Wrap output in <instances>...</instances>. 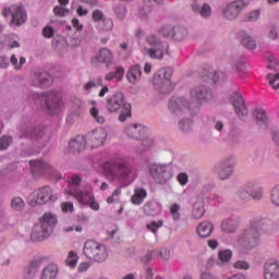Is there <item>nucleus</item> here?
Instances as JSON below:
<instances>
[{
    "instance_id": "1",
    "label": "nucleus",
    "mask_w": 279,
    "mask_h": 279,
    "mask_svg": "<svg viewBox=\"0 0 279 279\" xmlns=\"http://www.w3.org/2000/svg\"><path fill=\"white\" fill-rule=\"evenodd\" d=\"M191 102L182 96L172 97L168 104V108L173 114H180L184 110H189L191 114L199 112V104H208L213 101V92L204 86L198 85L190 90Z\"/></svg>"
},
{
    "instance_id": "2",
    "label": "nucleus",
    "mask_w": 279,
    "mask_h": 279,
    "mask_svg": "<svg viewBox=\"0 0 279 279\" xmlns=\"http://www.w3.org/2000/svg\"><path fill=\"white\" fill-rule=\"evenodd\" d=\"M278 232V225L270 218L254 219L251 221V227L246 231V250H254L260 236L276 234Z\"/></svg>"
},
{
    "instance_id": "3",
    "label": "nucleus",
    "mask_w": 279,
    "mask_h": 279,
    "mask_svg": "<svg viewBox=\"0 0 279 279\" xmlns=\"http://www.w3.org/2000/svg\"><path fill=\"white\" fill-rule=\"evenodd\" d=\"M56 226H58V216L51 211L45 213L44 216L39 218V222L33 227L31 240L35 243L47 241V239L53 234V228H56Z\"/></svg>"
},
{
    "instance_id": "4",
    "label": "nucleus",
    "mask_w": 279,
    "mask_h": 279,
    "mask_svg": "<svg viewBox=\"0 0 279 279\" xmlns=\"http://www.w3.org/2000/svg\"><path fill=\"white\" fill-rule=\"evenodd\" d=\"M106 108L110 113L119 112L122 108L119 116V121H121V123H124V121L132 117V105L130 102H125V96L121 92H118L107 98Z\"/></svg>"
},
{
    "instance_id": "5",
    "label": "nucleus",
    "mask_w": 279,
    "mask_h": 279,
    "mask_svg": "<svg viewBox=\"0 0 279 279\" xmlns=\"http://www.w3.org/2000/svg\"><path fill=\"white\" fill-rule=\"evenodd\" d=\"M82 182V178H80V175H71L68 178V184L69 187L65 190V193L68 195H72V197H74L75 201L78 202V204H81V206H88V203L92 199H95V194H93V192L90 190L87 191H82L76 189L75 186L80 185V183Z\"/></svg>"
},
{
    "instance_id": "6",
    "label": "nucleus",
    "mask_w": 279,
    "mask_h": 279,
    "mask_svg": "<svg viewBox=\"0 0 279 279\" xmlns=\"http://www.w3.org/2000/svg\"><path fill=\"white\" fill-rule=\"evenodd\" d=\"M83 254L94 263H106L108 259V248L101 242L95 240H87L84 243Z\"/></svg>"
},
{
    "instance_id": "7",
    "label": "nucleus",
    "mask_w": 279,
    "mask_h": 279,
    "mask_svg": "<svg viewBox=\"0 0 279 279\" xmlns=\"http://www.w3.org/2000/svg\"><path fill=\"white\" fill-rule=\"evenodd\" d=\"M171 69L162 68L160 69L153 78V84L155 89L163 95L171 93L174 88L173 83L171 82Z\"/></svg>"
},
{
    "instance_id": "8",
    "label": "nucleus",
    "mask_w": 279,
    "mask_h": 279,
    "mask_svg": "<svg viewBox=\"0 0 279 279\" xmlns=\"http://www.w3.org/2000/svg\"><path fill=\"white\" fill-rule=\"evenodd\" d=\"M28 202L31 206H43L47 202H58V194H53L50 186L39 187L29 194Z\"/></svg>"
},
{
    "instance_id": "9",
    "label": "nucleus",
    "mask_w": 279,
    "mask_h": 279,
    "mask_svg": "<svg viewBox=\"0 0 279 279\" xmlns=\"http://www.w3.org/2000/svg\"><path fill=\"white\" fill-rule=\"evenodd\" d=\"M146 43L153 48L144 49V53L149 56L153 60H162L165 58V52L169 48L167 43L160 41L156 35H149L146 37Z\"/></svg>"
},
{
    "instance_id": "10",
    "label": "nucleus",
    "mask_w": 279,
    "mask_h": 279,
    "mask_svg": "<svg viewBox=\"0 0 279 279\" xmlns=\"http://www.w3.org/2000/svg\"><path fill=\"white\" fill-rule=\"evenodd\" d=\"M46 97V108L49 114H58L64 108V102L62 101V95L56 90L47 92Z\"/></svg>"
},
{
    "instance_id": "11",
    "label": "nucleus",
    "mask_w": 279,
    "mask_h": 279,
    "mask_svg": "<svg viewBox=\"0 0 279 279\" xmlns=\"http://www.w3.org/2000/svg\"><path fill=\"white\" fill-rule=\"evenodd\" d=\"M106 138H108V133L104 128L95 129L85 136L88 149H97V147H101V145L106 143Z\"/></svg>"
},
{
    "instance_id": "12",
    "label": "nucleus",
    "mask_w": 279,
    "mask_h": 279,
    "mask_svg": "<svg viewBox=\"0 0 279 279\" xmlns=\"http://www.w3.org/2000/svg\"><path fill=\"white\" fill-rule=\"evenodd\" d=\"M101 172L104 173V175H130L131 169L129 165H125L123 162L114 165L107 161L101 166Z\"/></svg>"
},
{
    "instance_id": "13",
    "label": "nucleus",
    "mask_w": 279,
    "mask_h": 279,
    "mask_svg": "<svg viewBox=\"0 0 279 279\" xmlns=\"http://www.w3.org/2000/svg\"><path fill=\"white\" fill-rule=\"evenodd\" d=\"M243 8H245V0H235L226 7L223 17L229 21H234V19L243 12Z\"/></svg>"
},
{
    "instance_id": "14",
    "label": "nucleus",
    "mask_w": 279,
    "mask_h": 279,
    "mask_svg": "<svg viewBox=\"0 0 279 279\" xmlns=\"http://www.w3.org/2000/svg\"><path fill=\"white\" fill-rule=\"evenodd\" d=\"M33 84L35 86H40V88H48V86L53 84V77H51L46 71L36 69L33 73Z\"/></svg>"
},
{
    "instance_id": "15",
    "label": "nucleus",
    "mask_w": 279,
    "mask_h": 279,
    "mask_svg": "<svg viewBox=\"0 0 279 279\" xmlns=\"http://www.w3.org/2000/svg\"><path fill=\"white\" fill-rule=\"evenodd\" d=\"M199 75L204 82H211L213 84H217L219 80H225L226 77V73L211 70L210 68L202 69Z\"/></svg>"
},
{
    "instance_id": "16",
    "label": "nucleus",
    "mask_w": 279,
    "mask_h": 279,
    "mask_svg": "<svg viewBox=\"0 0 279 279\" xmlns=\"http://www.w3.org/2000/svg\"><path fill=\"white\" fill-rule=\"evenodd\" d=\"M33 173H56V169L47 161L31 160L29 161Z\"/></svg>"
},
{
    "instance_id": "17",
    "label": "nucleus",
    "mask_w": 279,
    "mask_h": 279,
    "mask_svg": "<svg viewBox=\"0 0 279 279\" xmlns=\"http://www.w3.org/2000/svg\"><path fill=\"white\" fill-rule=\"evenodd\" d=\"M124 132L130 138L141 141V138H144V136L147 134V128H145L143 124H133L128 126Z\"/></svg>"
},
{
    "instance_id": "18",
    "label": "nucleus",
    "mask_w": 279,
    "mask_h": 279,
    "mask_svg": "<svg viewBox=\"0 0 279 279\" xmlns=\"http://www.w3.org/2000/svg\"><path fill=\"white\" fill-rule=\"evenodd\" d=\"M114 56L112 54V51H110V49L108 48H101L96 57H94L92 59V63L93 64H97V62H100L102 64H107V66L109 64H112V60H113Z\"/></svg>"
},
{
    "instance_id": "19",
    "label": "nucleus",
    "mask_w": 279,
    "mask_h": 279,
    "mask_svg": "<svg viewBox=\"0 0 279 279\" xmlns=\"http://www.w3.org/2000/svg\"><path fill=\"white\" fill-rule=\"evenodd\" d=\"M232 256L234 253L230 248L220 250L217 254L216 265L223 269V267H228L232 262Z\"/></svg>"
},
{
    "instance_id": "20",
    "label": "nucleus",
    "mask_w": 279,
    "mask_h": 279,
    "mask_svg": "<svg viewBox=\"0 0 279 279\" xmlns=\"http://www.w3.org/2000/svg\"><path fill=\"white\" fill-rule=\"evenodd\" d=\"M231 104L235 110V114L240 119H243L245 117V100H243V96L241 94L235 93L231 96Z\"/></svg>"
},
{
    "instance_id": "21",
    "label": "nucleus",
    "mask_w": 279,
    "mask_h": 279,
    "mask_svg": "<svg viewBox=\"0 0 279 279\" xmlns=\"http://www.w3.org/2000/svg\"><path fill=\"white\" fill-rule=\"evenodd\" d=\"M88 147L86 142V136L77 135L74 140H72L69 144V149L72 154H80L84 151Z\"/></svg>"
},
{
    "instance_id": "22",
    "label": "nucleus",
    "mask_w": 279,
    "mask_h": 279,
    "mask_svg": "<svg viewBox=\"0 0 279 279\" xmlns=\"http://www.w3.org/2000/svg\"><path fill=\"white\" fill-rule=\"evenodd\" d=\"M264 278L265 279H279V277H278V260L277 259H268L266 262Z\"/></svg>"
},
{
    "instance_id": "23",
    "label": "nucleus",
    "mask_w": 279,
    "mask_h": 279,
    "mask_svg": "<svg viewBox=\"0 0 279 279\" xmlns=\"http://www.w3.org/2000/svg\"><path fill=\"white\" fill-rule=\"evenodd\" d=\"M143 210L149 217H156L162 213V204L157 201H149L144 204Z\"/></svg>"
},
{
    "instance_id": "24",
    "label": "nucleus",
    "mask_w": 279,
    "mask_h": 279,
    "mask_svg": "<svg viewBox=\"0 0 279 279\" xmlns=\"http://www.w3.org/2000/svg\"><path fill=\"white\" fill-rule=\"evenodd\" d=\"M11 16L13 25H23V23L27 21V14L25 13V10L19 4H13V13Z\"/></svg>"
},
{
    "instance_id": "25",
    "label": "nucleus",
    "mask_w": 279,
    "mask_h": 279,
    "mask_svg": "<svg viewBox=\"0 0 279 279\" xmlns=\"http://www.w3.org/2000/svg\"><path fill=\"white\" fill-rule=\"evenodd\" d=\"M148 173H150V175H162V173L171 174V165L149 163Z\"/></svg>"
},
{
    "instance_id": "26",
    "label": "nucleus",
    "mask_w": 279,
    "mask_h": 279,
    "mask_svg": "<svg viewBox=\"0 0 279 279\" xmlns=\"http://www.w3.org/2000/svg\"><path fill=\"white\" fill-rule=\"evenodd\" d=\"M205 213H206V209L204 208V198L197 197L193 203V208H192L193 219H202Z\"/></svg>"
},
{
    "instance_id": "27",
    "label": "nucleus",
    "mask_w": 279,
    "mask_h": 279,
    "mask_svg": "<svg viewBox=\"0 0 279 279\" xmlns=\"http://www.w3.org/2000/svg\"><path fill=\"white\" fill-rule=\"evenodd\" d=\"M142 75L143 70L141 69V65L136 64L129 70L126 78L130 84H137V82H141Z\"/></svg>"
},
{
    "instance_id": "28",
    "label": "nucleus",
    "mask_w": 279,
    "mask_h": 279,
    "mask_svg": "<svg viewBox=\"0 0 279 279\" xmlns=\"http://www.w3.org/2000/svg\"><path fill=\"white\" fill-rule=\"evenodd\" d=\"M58 265L48 264L43 270L40 275V279H58Z\"/></svg>"
},
{
    "instance_id": "29",
    "label": "nucleus",
    "mask_w": 279,
    "mask_h": 279,
    "mask_svg": "<svg viewBox=\"0 0 279 279\" xmlns=\"http://www.w3.org/2000/svg\"><path fill=\"white\" fill-rule=\"evenodd\" d=\"M214 228L213 222L203 221L197 226L196 232L198 236L206 239V236H210V234H213Z\"/></svg>"
},
{
    "instance_id": "30",
    "label": "nucleus",
    "mask_w": 279,
    "mask_h": 279,
    "mask_svg": "<svg viewBox=\"0 0 279 279\" xmlns=\"http://www.w3.org/2000/svg\"><path fill=\"white\" fill-rule=\"evenodd\" d=\"M253 114L255 117V121L258 128L263 129L269 125V118L267 117V112L265 110L256 109Z\"/></svg>"
},
{
    "instance_id": "31",
    "label": "nucleus",
    "mask_w": 279,
    "mask_h": 279,
    "mask_svg": "<svg viewBox=\"0 0 279 279\" xmlns=\"http://www.w3.org/2000/svg\"><path fill=\"white\" fill-rule=\"evenodd\" d=\"M147 197V191L145 189H135L134 194L131 197L132 204L135 206H141Z\"/></svg>"
},
{
    "instance_id": "32",
    "label": "nucleus",
    "mask_w": 279,
    "mask_h": 279,
    "mask_svg": "<svg viewBox=\"0 0 279 279\" xmlns=\"http://www.w3.org/2000/svg\"><path fill=\"white\" fill-rule=\"evenodd\" d=\"M236 228H239V222L234 220H223L221 222V230L222 232H226V234H232L233 232H236Z\"/></svg>"
},
{
    "instance_id": "33",
    "label": "nucleus",
    "mask_w": 279,
    "mask_h": 279,
    "mask_svg": "<svg viewBox=\"0 0 279 279\" xmlns=\"http://www.w3.org/2000/svg\"><path fill=\"white\" fill-rule=\"evenodd\" d=\"M78 262H80V255H77V252L70 251L65 258L66 267H70V269H75L77 267Z\"/></svg>"
},
{
    "instance_id": "34",
    "label": "nucleus",
    "mask_w": 279,
    "mask_h": 279,
    "mask_svg": "<svg viewBox=\"0 0 279 279\" xmlns=\"http://www.w3.org/2000/svg\"><path fill=\"white\" fill-rule=\"evenodd\" d=\"M248 195V199H253V202H260L263 197H265V191L262 187H254L253 190L246 191Z\"/></svg>"
},
{
    "instance_id": "35",
    "label": "nucleus",
    "mask_w": 279,
    "mask_h": 279,
    "mask_svg": "<svg viewBox=\"0 0 279 279\" xmlns=\"http://www.w3.org/2000/svg\"><path fill=\"white\" fill-rule=\"evenodd\" d=\"M89 114L93 120L99 125H104V123H106V118L99 112V109L97 107H92L89 109Z\"/></svg>"
},
{
    "instance_id": "36",
    "label": "nucleus",
    "mask_w": 279,
    "mask_h": 279,
    "mask_svg": "<svg viewBox=\"0 0 279 279\" xmlns=\"http://www.w3.org/2000/svg\"><path fill=\"white\" fill-rule=\"evenodd\" d=\"M11 208L14 213H21L25 209V201H23L20 196H16L11 199Z\"/></svg>"
},
{
    "instance_id": "37",
    "label": "nucleus",
    "mask_w": 279,
    "mask_h": 279,
    "mask_svg": "<svg viewBox=\"0 0 279 279\" xmlns=\"http://www.w3.org/2000/svg\"><path fill=\"white\" fill-rule=\"evenodd\" d=\"M113 180H118L119 186H130L134 182V177L131 175H116Z\"/></svg>"
},
{
    "instance_id": "38",
    "label": "nucleus",
    "mask_w": 279,
    "mask_h": 279,
    "mask_svg": "<svg viewBox=\"0 0 279 279\" xmlns=\"http://www.w3.org/2000/svg\"><path fill=\"white\" fill-rule=\"evenodd\" d=\"M267 80H269V86H271V88H274V90L279 94V73L267 74Z\"/></svg>"
},
{
    "instance_id": "39",
    "label": "nucleus",
    "mask_w": 279,
    "mask_h": 279,
    "mask_svg": "<svg viewBox=\"0 0 279 279\" xmlns=\"http://www.w3.org/2000/svg\"><path fill=\"white\" fill-rule=\"evenodd\" d=\"M10 62L16 71H21L23 69V64H25L27 60L25 59V57H21L19 61V59L16 58V54H12Z\"/></svg>"
},
{
    "instance_id": "40",
    "label": "nucleus",
    "mask_w": 279,
    "mask_h": 279,
    "mask_svg": "<svg viewBox=\"0 0 279 279\" xmlns=\"http://www.w3.org/2000/svg\"><path fill=\"white\" fill-rule=\"evenodd\" d=\"M180 210H182V207L178 203L170 206V215L173 221H180Z\"/></svg>"
},
{
    "instance_id": "41",
    "label": "nucleus",
    "mask_w": 279,
    "mask_h": 279,
    "mask_svg": "<svg viewBox=\"0 0 279 279\" xmlns=\"http://www.w3.org/2000/svg\"><path fill=\"white\" fill-rule=\"evenodd\" d=\"M184 36H186V29L182 27H175L171 38H173V40L180 41L184 40Z\"/></svg>"
},
{
    "instance_id": "42",
    "label": "nucleus",
    "mask_w": 279,
    "mask_h": 279,
    "mask_svg": "<svg viewBox=\"0 0 279 279\" xmlns=\"http://www.w3.org/2000/svg\"><path fill=\"white\" fill-rule=\"evenodd\" d=\"M97 86H104V78L97 77L96 80L88 81L84 88L85 90H90V88H97Z\"/></svg>"
},
{
    "instance_id": "43",
    "label": "nucleus",
    "mask_w": 279,
    "mask_h": 279,
    "mask_svg": "<svg viewBox=\"0 0 279 279\" xmlns=\"http://www.w3.org/2000/svg\"><path fill=\"white\" fill-rule=\"evenodd\" d=\"M270 202L274 206H279V184L275 185L270 191Z\"/></svg>"
},
{
    "instance_id": "44",
    "label": "nucleus",
    "mask_w": 279,
    "mask_h": 279,
    "mask_svg": "<svg viewBox=\"0 0 279 279\" xmlns=\"http://www.w3.org/2000/svg\"><path fill=\"white\" fill-rule=\"evenodd\" d=\"M174 27L171 25H165L159 29L160 36L163 38H171L173 36Z\"/></svg>"
},
{
    "instance_id": "45",
    "label": "nucleus",
    "mask_w": 279,
    "mask_h": 279,
    "mask_svg": "<svg viewBox=\"0 0 279 279\" xmlns=\"http://www.w3.org/2000/svg\"><path fill=\"white\" fill-rule=\"evenodd\" d=\"M265 58H267L268 60V65H267V69H270V71H277V69H279V65H278V61H276V57H274V54H265Z\"/></svg>"
},
{
    "instance_id": "46",
    "label": "nucleus",
    "mask_w": 279,
    "mask_h": 279,
    "mask_svg": "<svg viewBox=\"0 0 279 279\" xmlns=\"http://www.w3.org/2000/svg\"><path fill=\"white\" fill-rule=\"evenodd\" d=\"M140 141H142V146L144 147L143 148L144 151H147V149H150V147H154V141L149 136H147V133Z\"/></svg>"
},
{
    "instance_id": "47",
    "label": "nucleus",
    "mask_w": 279,
    "mask_h": 279,
    "mask_svg": "<svg viewBox=\"0 0 279 279\" xmlns=\"http://www.w3.org/2000/svg\"><path fill=\"white\" fill-rule=\"evenodd\" d=\"M147 230L156 234L159 228H162V220L151 221L146 226Z\"/></svg>"
},
{
    "instance_id": "48",
    "label": "nucleus",
    "mask_w": 279,
    "mask_h": 279,
    "mask_svg": "<svg viewBox=\"0 0 279 279\" xmlns=\"http://www.w3.org/2000/svg\"><path fill=\"white\" fill-rule=\"evenodd\" d=\"M12 145V137L11 136H2L0 138V151L8 149Z\"/></svg>"
},
{
    "instance_id": "49",
    "label": "nucleus",
    "mask_w": 279,
    "mask_h": 279,
    "mask_svg": "<svg viewBox=\"0 0 279 279\" xmlns=\"http://www.w3.org/2000/svg\"><path fill=\"white\" fill-rule=\"evenodd\" d=\"M72 109L74 110V112H76V114H78V112H82V110H84V101H82V99L80 98H75L72 104Z\"/></svg>"
},
{
    "instance_id": "50",
    "label": "nucleus",
    "mask_w": 279,
    "mask_h": 279,
    "mask_svg": "<svg viewBox=\"0 0 279 279\" xmlns=\"http://www.w3.org/2000/svg\"><path fill=\"white\" fill-rule=\"evenodd\" d=\"M102 29L105 32H110V29H112L114 27V22H112V19L110 17H105L102 20Z\"/></svg>"
},
{
    "instance_id": "51",
    "label": "nucleus",
    "mask_w": 279,
    "mask_h": 279,
    "mask_svg": "<svg viewBox=\"0 0 279 279\" xmlns=\"http://www.w3.org/2000/svg\"><path fill=\"white\" fill-rule=\"evenodd\" d=\"M92 19L96 23H99V21H104L106 17H104V11L96 9L92 13Z\"/></svg>"
},
{
    "instance_id": "52",
    "label": "nucleus",
    "mask_w": 279,
    "mask_h": 279,
    "mask_svg": "<svg viewBox=\"0 0 279 279\" xmlns=\"http://www.w3.org/2000/svg\"><path fill=\"white\" fill-rule=\"evenodd\" d=\"M37 274H38V270L36 268H34L33 266H31L25 270L24 278L25 279H34V278H36Z\"/></svg>"
},
{
    "instance_id": "53",
    "label": "nucleus",
    "mask_w": 279,
    "mask_h": 279,
    "mask_svg": "<svg viewBox=\"0 0 279 279\" xmlns=\"http://www.w3.org/2000/svg\"><path fill=\"white\" fill-rule=\"evenodd\" d=\"M61 210L62 213H74L75 207L73 206L72 202H64L61 203Z\"/></svg>"
},
{
    "instance_id": "54",
    "label": "nucleus",
    "mask_w": 279,
    "mask_h": 279,
    "mask_svg": "<svg viewBox=\"0 0 279 279\" xmlns=\"http://www.w3.org/2000/svg\"><path fill=\"white\" fill-rule=\"evenodd\" d=\"M53 13L56 14V16H66V14H69V9L57 5L53 8Z\"/></svg>"
},
{
    "instance_id": "55",
    "label": "nucleus",
    "mask_w": 279,
    "mask_h": 279,
    "mask_svg": "<svg viewBox=\"0 0 279 279\" xmlns=\"http://www.w3.org/2000/svg\"><path fill=\"white\" fill-rule=\"evenodd\" d=\"M114 14L117 19H119L120 21L123 20V16H125V7L123 5L114 7Z\"/></svg>"
},
{
    "instance_id": "56",
    "label": "nucleus",
    "mask_w": 279,
    "mask_h": 279,
    "mask_svg": "<svg viewBox=\"0 0 279 279\" xmlns=\"http://www.w3.org/2000/svg\"><path fill=\"white\" fill-rule=\"evenodd\" d=\"M158 256H160L162 260H169V258H171V251L169 248H161L158 251Z\"/></svg>"
},
{
    "instance_id": "57",
    "label": "nucleus",
    "mask_w": 279,
    "mask_h": 279,
    "mask_svg": "<svg viewBox=\"0 0 279 279\" xmlns=\"http://www.w3.org/2000/svg\"><path fill=\"white\" fill-rule=\"evenodd\" d=\"M259 17H260V11L259 10H255V11L250 12L246 15V21L254 22V21H258Z\"/></svg>"
},
{
    "instance_id": "58",
    "label": "nucleus",
    "mask_w": 279,
    "mask_h": 279,
    "mask_svg": "<svg viewBox=\"0 0 279 279\" xmlns=\"http://www.w3.org/2000/svg\"><path fill=\"white\" fill-rule=\"evenodd\" d=\"M245 47L246 49H250V50L256 49V40H254L253 37L246 36Z\"/></svg>"
},
{
    "instance_id": "59",
    "label": "nucleus",
    "mask_w": 279,
    "mask_h": 279,
    "mask_svg": "<svg viewBox=\"0 0 279 279\" xmlns=\"http://www.w3.org/2000/svg\"><path fill=\"white\" fill-rule=\"evenodd\" d=\"M210 12H211V9H210V5L208 4H204L202 7V10L199 11L201 16H203V19H208V16H210Z\"/></svg>"
},
{
    "instance_id": "60",
    "label": "nucleus",
    "mask_w": 279,
    "mask_h": 279,
    "mask_svg": "<svg viewBox=\"0 0 279 279\" xmlns=\"http://www.w3.org/2000/svg\"><path fill=\"white\" fill-rule=\"evenodd\" d=\"M179 128L182 132H189L191 130V120H182L179 122Z\"/></svg>"
},
{
    "instance_id": "61",
    "label": "nucleus",
    "mask_w": 279,
    "mask_h": 279,
    "mask_svg": "<svg viewBox=\"0 0 279 279\" xmlns=\"http://www.w3.org/2000/svg\"><path fill=\"white\" fill-rule=\"evenodd\" d=\"M157 256H158V251L156 250L150 251L146 253L144 263H151V260H154V258H157Z\"/></svg>"
},
{
    "instance_id": "62",
    "label": "nucleus",
    "mask_w": 279,
    "mask_h": 279,
    "mask_svg": "<svg viewBox=\"0 0 279 279\" xmlns=\"http://www.w3.org/2000/svg\"><path fill=\"white\" fill-rule=\"evenodd\" d=\"M268 36H269V38H271V40H277L278 39V26H276V25L270 26Z\"/></svg>"
},
{
    "instance_id": "63",
    "label": "nucleus",
    "mask_w": 279,
    "mask_h": 279,
    "mask_svg": "<svg viewBox=\"0 0 279 279\" xmlns=\"http://www.w3.org/2000/svg\"><path fill=\"white\" fill-rule=\"evenodd\" d=\"M87 269H90V263L82 262L81 264H78V267H77L78 274H84L86 272Z\"/></svg>"
},
{
    "instance_id": "64",
    "label": "nucleus",
    "mask_w": 279,
    "mask_h": 279,
    "mask_svg": "<svg viewBox=\"0 0 279 279\" xmlns=\"http://www.w3.org/2000/svg\"><path fill=\"white\" fill-rule=\"evenodd\" d=\"M199 279H219L215 274L206 270L201 274Z\"/></svg>"
}]
</instances>
